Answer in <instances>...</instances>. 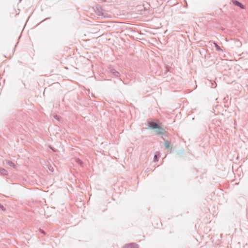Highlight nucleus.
<instances>
[{
	"mask_svg": "<svg viewBox=\"0 0 248 248\" xmlns=\"http://www.w3.org/2000/svg\"><path fill=\"white\" fill-rule=\"evenodd\" d=\"M94 11L96 14L102 18H110L112 16L108 12L104 11L100 5L95 6Z\"/></svg>",
	"mask_w": 248,
	"mask_h": 248,
	"instance_id": "1",
	"label": "nucleus"
},
{
	"mask_svg": "<svg viewBox=\"0 0 248 248\" xmlns=\"http://www.w3.org/2000/svg\"><path fill=\"white\" fill-rule=\"evenodd\" d=\"M109 72L112 75L113 77L118 78L120 76V73L113 68H109Z\"/></svg>",
	"mask_w": 248,
	"mask_h": 248,
	"instance_id": "2",
	"label": "nucleus"
},
{
	"mask_svg": "<svg viewBox=\"0 0 248 248\" xmlns=\"http://www.w3.org/2000/svg\"><path fill=\"white\" fill-rule=\"evenodd\" d=\"M232 2L234 5L239 7L242 9L246 8L245 6L242 3L237 0H232Z\"/></svg>",
	"mask_w": 248,
	"mask_h": 248,
	"instance_id": "3",
	"label": "nucleus"
},
{
	"mask_svg": "<svg viewBox=\"0 0 248 248\" xmlns=\"http://www.w3.org/2000/svg\"><path fill=\"white\" fill-rule=\"evenodd\" d=\"M149 126L151 128L153 129L159 128V126L158 124L156 123L153 121L149 122Z\"/></svg>",
	"mask_w": 248,
	"mask_h": 248,
	"instance_id": "4",
	"label": "nucleus"
},
{
	"mask_svg": "<svg viewBox=\"0 0 248 248\" xmlns=\"http://www.w3.org/2000/svg\"><path fill=\"white\" fill-rule=\"evenodd\" d=\"M124 248H139V246L136 243H130L125 246Z\"/></svg>",
	"mask_w": 248,
	"mask_h": 248,
	"instance_id": "5",
	"label": "nucleus"
},
{
	"mask_svg": "<svg viewBox=\"0 0 248 248\" xmlns=\"http://www.w3.org/2000/svg\"><path fill=\"white\" fill-rule=\"evenodd\" d=\"M0 174L3 176H7L8 174V172L6 170L0 167Z\"/></svg>",
	"mask_w": 248,
	"mask_h": 248,
	"instance_id": "6",
	"label": "nucleus"
},
{
	"mask_svg": "<svg viewBox=\"0 0 248 248\" xmlns=\"http://www.w3.org/2000/svg\"><path fill=\"white\" fill-rule=\"evenodd\" d=\"M164 145L166 149L171 150L172 147L170 146V142L169 141L165 140Z\"/></svg>",
	"mask_w": 248,
	"mask_h": 248,
	"instance_id": "7",
	"label": "nucleus"
},
{
	"mask_svg": "<svg viewBox=\"0 0 248 248\" xmlns=\"http://www.w3.org/2000/svg\"><path fill=\"white\" fill-rule=\"evenodd\" d=\"M7 165L10 166V167H12L14 168H15L16 167V164L13 162L12 161H8L7 163Z\"/></svg>",
	"mask_w": 248,
	"mask_h": 248,
	"instance_id": "8",
	"label": "nucleus"
},
{
	"mask_svg": "<svg viewBox=\"0 0 248 248\" xmlns=\"http://www.w3.org/2000/svg\"><path fill=\"white\" fill-rule=\"evenodd\" d=\"M75 162L78 163V164H79V165H82V164H83V162L81 160H80V159L79 158H75L74 159Z\"/></svg>",
	"mask_w": 248,
	"mask_h": 248,
	"instance_id": "9",
	"label": "nucleus"
},
{
	"mask_svg": "<svg viewBox=\"0 0 248 248\" xmlns=\"http://www.w3.org/2000/svg\"><path fill=\"white\" fill-rule=\"evenodd\" d=\"M159 154H160V153L159 152L156 153L155 155L154 156V158L155 161H158V158L159 157Z\"/></svg>",
	"mask_w": 248,
	"mask_h": 248,
	"instance_id": "10",
	"label": "nucleus"
},
{
	"mask_svg": "<svg viewBox=\"0 0 248 248\" xmlns=\"http://www.w3.org/2000/svg\"><path fill=\"white\" fill-rule=\"evenodd\" d=\"M158 130L157 131L158 134H163V129L161 128L160 126H159V128H157Z\"/></svg>",
	"mask_w": 248,
	"mask_h": 248,
	"instance_id": "11",
	"label": "nucleus"
},
{
	"mask_svg": "<svg viewBox=\"0 0 248 248\" xmlns=\"http://www.w3.org/2000/svg\"><path fill=\"white\" fill-rule=\"evenodd\" d=\"M214 44L215 45V46L216 48V49L217 51H222V49L220 48V47L216 43H214Z\"/></svg>",
	"mask_w": 248,
	"mask_h": 248,
	"instance_id": "12",
	"label": "nucleus"
},
{
	"mask_svg": "<svg viewBox=\"0 0 248 248\" xmlns=\"http://www.w3.org/2000/svg\"><path fill=\"white\" fill-rule=\"evenodd\" d=\"M0 209L2 211H5V207L1 204H0Z\"/></svg>",
	"mask_w": 248,
	"mask_h": 248,
	"instance_id": "13",
	"label": "nucleus"
},
{
	"mask_svg": "<svg viewBox=\"0 0 248 248\" xmlns=\"http://www.w3.org/2000/svg\"><path fill=\"white\" fill-rule=\"evenodd\" d=\"M39 232L45 234V232L43 230L40 229Z\"/></svg>",
	"mask_w": 248,
	"mask_h": 248,
	"instance_id": "14",
	"label": "nucleus"
},
{
	"mask_svg": "<svg viewBox=\"0 0 248 248\" xmlns=\"http://www.w3.org/2000/svg\"><path fill=\"white\" fill-rule=\"evenodd\" d=\"M49 170L51 171H53V167H52L51 166L49 168Z\"/></svg>",
	"mask_w": 248,
	"mask_h": 248,
	"instance_id": "15",
	"label": "nucleus"
},
{
	"mask_svg": "<svg viewBox=\"0 0 248 248\" xmlns=\"http://www.w3.org/2000/svg\"><path fill=\"white\" fill-rule=\"evenodd\" d=\"M54 118L57 120H59V116H58V115H56L55 116H54Z\"/></svg>",
	"mask_w": 248,
	"mask_h": 248,
	"instance_id": "16",
	"label": "nucleus"
},
{
	"mask_svg": "<svg viewBox=\"0 0 248 248\" xmlns=\"http://www.w3.org/2000/svg\"><path fill=\"white\" fill-rule=\"evenodd\" d=\"M100 1L102 3L104 2H106V1H108V0H100Z\"/></svg>",
	"mask_w": 248,
	"mask_h": 248,
	"instance_id": "17",
	"label": "nucleus"
}]
</instances>
